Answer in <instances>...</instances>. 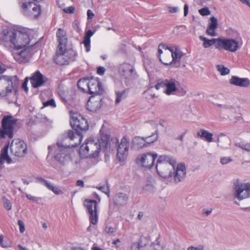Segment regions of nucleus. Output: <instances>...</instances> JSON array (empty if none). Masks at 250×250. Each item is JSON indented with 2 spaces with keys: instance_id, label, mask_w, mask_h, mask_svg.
Returning <instances> with one entry per match:
<instances>
[{
  "instance_id": "1",
  "label": "nucleus",
  "mask_w": 250,
  "mask_h": 250,
  "mask_svg": "<svg viewBox=\"0 0 250 250\" xmlns=\"http://www.w3.org/2000/svg\"><path fill=\"white\" fill-rule=\"evenodd\" d=\"M100 138L97 142L92 140H87L80 147V153L82 155L88 154L89 158H96L99 155L100 151H105L108 147L110 141V136L104 133L103 126L100 131Z\"/></svg>"
},
{
  "instance_id": "2",
  "label": "nucleus",
  "mask_w": 250,
  "mask_h": 250,
  "mask_svg": "<svg viewBox=\"0 0 250 250\" xmlns=\"http://www.w3.org/2000/svg\"><path fill=\"white\" fill-rule=\"evenodd\" d=\"M69 146H64L61 143L58 142L56 145L49 146L48 149L49 154L54 151V158L61 164L64 165L70 159V155L67 151Z\"/></svg>"
},
{
  "instance_id": "3",
  "label": "nucleus",
  "mask_w": 250,
  "mask_h": 250,
  "mask_svg": "<svg viewBox=\"0 0 250 250\" xmlns=\"http://www.w3.org/2000/svg\"><path fill=\"white\" fill-rule=\"evenodd\" d=\"M32 0H22L20 9L21 13L31 19L38 17L41 13V8L39 5L33 2Z\"/></svg>"
},
{
  "instance_id": "4",
  "label": "nucleus",
  "mask_w": 250,
  "mask_h": 250,
  "mask_svg": "<svg viewBox=\"0 0 250 250\" xmlns=\"http://www.w3.org/2000/svg\"><path fill=\"white\" fill-rule=\"evenodd\" d=\"M19 83L16 76L13 77L2 76L0 77V96L4 97L12 92Z\"/></svg>"
},
{
  "instance_id": "5",
  "label": "nucleus",
  "mask_w": 250,
  "mask_h": 250,
  "mask_svg": "<svg viewBox=\"0 0 250 250\" xmlns=\"http://www.w3.org/2000/svg\"><path fill=\"white\" fill-rule=\"evenodd\" d=\"M70 124L72 128L77 132L78 136H81L82 132L86 131L89 127L87 120L81 114L77 113L72 115Z\"/></svg>"
},
{
  "instance_id": "6",
  "label": "nucleus",
  "mask_w": 250,
  "mask_h": 250,
  "mask_svg": "<svg viewBox=\"0 0 250 250\" xmlns=\"http://www.w3.org/2000/svg\"><path fill=\"white\" fill-rule=\"evenodd\" d=\"M38 42H36L20 52L13 53L14 59L19 63H24L29 61L32 56L37 51L36 48Z\"/></svg>"
},
{
  "instance_id": "7",
  "label": "nucleus",
  "mask_w": 250,
  "mask_h": 250,
  "mask_svg": "<svg viewBox=\"0 0 250 250\" xmlns=\"http://www.w3.org/2000/svg\"><path fill=\"white\" fill-rule=\"evenodd\" d=\"M234 197L238 200L250 198V183H240L237 179L233 183Z\"/></svg>"
},
{
  "instance_id": "8",
  "label": "nucleus",
  "mask_w": 250,
  "mask_h": 250,
  "mask_svg": "<svg viewBox=\"0 0 250 250\" xmlns=\"http://www.w3.org/2000/svg\"><path fill=\"white\" fill-rule=\"evenodd\" d=\"M215 48L218 50L224 49L231 52L236 51L239 48L238 42L234 39L225 38H218Z\"/></svg>"
},
{
  "instance_id": "9",
  "label": "nucleus",
  "mask_w": 250,
  "mask_h": 250,
  "mask_svg": "<svg viewBox=\"0 0 250 250\" xmlns=\"http://www.w3.org/2000/svg\"><path fill=\"white\" fill-rule=\"evenodd\" d=\"M16 34L14 30H4L0 33V44L6 47L14 48Z\"/></svg>"
},
{
  "instance_id": "10",
  "label": "nucleus",
  "mask_w": 250,
  "mask_h": 250,
  "mask_svg": "<svg viewBox=\"0 0 250 250\" xmlns=\"http://www.w3.org/2000/svg\"><path fill=\"white\" fill-rule=\"evenodd\" d=\"M10 148L11 153L18 157H24L27 153L26 144L21 140H12Z\"/></svg>"
},
{
  "instance_id": "11",
  "label": "nucleus",
  "mask_w": 250,
  "mask_h": 250,
  "mask_svg": "<svg viewBox=\"0 0 250 250\" xmlns=\"http://www.w3.org/2000/svg\"><path fill=\"white\" fill-rule=\"evenodd\" d=\"M157 156V154L156 153L148 152L138 156L136 159V162L144 167L150 168L154 165Z\"/></svg>"
},
{
  "instance_id": "12",
  "label": "nucleus",
  "mask_w": 250,
  "mask_h": 250,
  "mask_svg": "<svg viewBox=\"0 0 250 250\" xmlns=\"http://www.w3.org/2000/svg\"><path fill=\"white\" fill-rule=\"evenodd\" d=\"M97 204L94 200L85 199L84 201V205L89 214L90 222L93 225H96L98 221Z\"/></svg>"
},
{
  "instance_id": "13",
  "label": "nucleus",
  "mask_w": 250,
  "mask_h": 250,
  "mask_svg": "<svg viewBox=\"0 0 250 250\" xmlns=\"http://www.w3.org/2000/svg\"><path fill=\"white\" fill-rule=\"evenodd\" d=\"M129 146V139L125 136L121 139L117 147V157L120 162H123L127 158Z\"/></svg>"
},
{
  "instance_id": "14",
  "label": "nucleus",
  "mask_w": 250,
  "mask_h": 250,
  "mask_svg": "<svg viewBox=\"0 0 250 250\" xmlns=\"http://www.w3.org/2000/svg\"><path fill=\"white\" fill-rule=\"evenodd\" d=\"M184 53L179 49L178 47L175 50H171V56L172 60L169 62H165L162 61L160 58V61L166 65H171L173 67L178 68L181 65V60L183 56Z\"/></svg>"
},
{
  "instance_id": "15",
  "label": "nucleus",
  "mask_w": 250,
  "mask_h": 250,
  "mask_svg": "<svg viewBox=\"0 0 250 250\" xmlns=\"http://www.w3.org/2000/svg\"><path fill=\"white\" fill-rule=\"evenodd\" d=\"M88 92L91 95L101 96L104 92V88L99 79L90 78L88 88Z\"/></svg>"
},
{
  "instance_id": "16",
  "label": "nucleus",
  "mask_w": 250,
  "mask_h": 250,
  "mask_svg": "<svg viewBox=\"0 0 250 250\" xmlns=\"http://www.w3.org/2000/svg\"><path fill=\"white\" fill-rule=\"evenodd\" d=\"M174 166H170L168 164H160L156 165L158 174L164 179H172L173 169Z\"/></svg>"
},
{
  "instance_id": "17",
  "label": "nucleus",
  "mask_w": 250,
  "mask_h": 250,
  "mask_svg": "<svg viewBox=\"0 0 250 250\" xmlns=\"http://www.w3.org/2000/svg\"><path fill=\"white\" fill-rule=\"evenodd\" d=\"M16 34V40H15V46L14 49L18 50L20 49L25 47L30 42L28 34L23 33L19 31H15Z\"/></svg>"
},
{
  "instance_id": "18",
  "label": "nucleus",
  "mask_w": 250,
  "mask_h": 250,
  "mask_svg": "<svg viewBox=\"0 0 250 250\" xmlns=\"http://www.w3.org/2000/svg\"><path fill=\"white\" fill-rule=\"evenodd\" d=\"M173 169V179L175 184L179 183L183 181L186 177V168L184 163L178 164L175 169L174 167Z\"/></svg>"
},
{
  "instance_id": "19",
  "label": "nucleus",
  "mask_w": 250,
  "mask_h": 250,
  "mask_svg": "<svg viewBox=\"0 0 250 250\" xmlns=\"http://www.w3.org/2000/svg\"><path fill=\"white\" fill-rule=\"evenodd\" d=\"M102 98L101 96L92 95L88 99L86 104L87 110L91 112H95L102 106Z\"/></svg>"
},
{
  "instance_id": "20",
  "label": "nucleus",
  "mask_w": 250,
  "mask_h": 250,
  "mask_svg": "<svg viewBox=\"0 0 250 250\" xmlns=\"http://www.w3.org/2000/svg\"><path fill=\"white\" fill-rule=\"evenodd\" d=\"M66 48H57L55 57L54 58L55 62L60 65L67 64L69 60L66 55Z\"/></svg>"
},
{
  "instance_id": "21",
  "label": "nucleus",
  "mask_w": 250,
  "mask_h": 250,
  "mask_svg": "<svg viewBox=\"0 0 250 250\" xmlns=\"http://www.w3.org/2000/svg\"><path fill=\"white\" fill-rule=\"evenodd\" d=\"M177 83H178V82L174 79L164 80L163 86L164 87H166L165 93L167 95L174 94V92L177 90L176 88Z\"/></svg>"
},
{
  "instance_id": "22",
  "label": "nucleus",
  "mask_w": 250,
  "mask_h": 250,
  "mask_svg": "<svg viewBox=\"0 0 250 250\" xmlns=\"http://www.w3.org/2000/svg\"><path fill=\"white\" fill-rule=\"evenodd\" d=\"M30 82L34 88H38L44 83V76L40 71L37 70L31 77Z\"/></svg>"
},
{
  "instance_id": "23",
  "label": "nucleus",
  "mask_w": 250,
  "mask_h": 250,
  "mask_svg": "<svg viewBox=\"0 0 250 250\" xmlns=\"http://www.w3.org/2000/svg\"><path fill=\"white\" fill-rule=\"evenodd\" d=\"M36 182L39 183L42 185L45 186L48 189L53 191L55 194L57 195L61 194L63 192L59 188L54 186L50 182L45 180L44 179L37 177L36 178Z\"/></svg>"
},
{
  "instance_id": "24",
  "label": "nucleus",
  "mask_w": 250,
  "mask_h": 250,
  "mask_svg": "<svg viewBox=\"0 0 250 250\" xmlns=\"http://www.w3.org/2000/svg\"><path fill=\"white\" fill-rule=\"evenodd\" d=\"M56 36L59 42L57 48H60L61 47L66 48L67 43V38L65 31L61 28H59L56 33Z\"/></svg>"
},
{
  "instance_id": "25",
  "label": "nucleus",
  "mask_w": 250,
  "mask_h": 250,
  "mask_svg": "<svg viewBox=\"0 0 250 250\" xmlns=\"http://www.w3.org/2000/svg\"><path fill=\"white\" fill-rule=\"evenodd\" d=\"M128 197L126 194L119 192L116 194L113 197L114 204L117 206H124L127 204Z\"/></svg>"
},
{
  "instance_id": "26",
  "label": "nucleus",
  "mask_w": 250,
  "mask_h": 250,
  "mask_svg": "<svg viewBox=\"0 0 250 250\" xmlns=\"http://www.w3.org/2000/svg\"><path fill=\"white\" fill-rule=\"evenodd\" d=\"M229 83L232 85L240 87H247L250 83L248 78H240L237 76H233L229 80Z\"/></svg>"
},
{
  "instance_id": "27",
  "label": "nucleus",
  "mask_w": 250,
  "mask_h": 250,
  "mask_svg": "<svg viewBox=\"0 0 250 250\" xmlns=\"http://www.w3.org/2000/svg\"><path fill=\"white\" fill-rule=\"evenodd\" d=\"M218 26L217 20L215 17H212L210 19V22L208 23L206 32L212 37L216 36L215 29Z\"/></svg>"
},
{
  "instance_id": "28",
  "label": "nucleus",
  "mask_w": 250,
  "mask_h": 250,
  "mask_svg": "<svg viewBox=\"0 0 250 250\" xmlns=\"http://www.w3.org/2000/svg\"><path fill=\"white\" fill-rule=\"evenodd\" d=\"M122 70L125 75H128L131 79H134L137 77L134 67L129 63L123 64L122 66Z\"/></svg>"
},
{
  "instance_id": "29",
  "label": "nucleus",
  "mask_w": 250,
  "mask_h": 250,
  "mask_svg": "<svg viewBox=\"0 0 250 250\" xmlns=\"http://www.w3.org/2000/svg\"><path fill=\"white\" fill-rule=\"evenodd\" d=\"M176 163V162L173 158L167 155H162L158 157L156 164H168L170 166H175Z\"/></svg>"
},
{
  "instance_id": "30",
  "label": "nucleus",
  "mask_w": 250,
  "mask_h": 250,
  "mask_svg": "<svg viewBox=\"0 0 250 250\" xmlns=\"http://www.w3.org/2000/svg\"><path fill=\"white\" fill-rule=\"evenodd\" d=\"M146 146V142L144 137L139 136L135 137L132 141L131 147L135 149H139Z\"/></svg>"
},
{
  "instance_id": "31",
  "label": "nucleus",
  "mask_w": 250,
  "mask_h": 250,
  "mask_svg": "<svg viewBox=\"0 0 250 250\" xmlns=\"http://www.w3.org/2000/svg\"><path fill=\"white\" fill-rule=\"evenodd\" d=\"M94 34V32L90 29L85 32L83 43L85 48V51L88 52L90 50V38Z\"/></svg>"
},
{
  "instance_id": "32",
  "label": "nucleus",
  "mask_w": 250,
  "mask_h": 250,
  "mask_svg": "<svg viewBox=\"0 0 250 250\" xmlns=\"http://www.w3.org/2000/svg\"><path fill=\"white\" fill-rule=\"evenodd\" d=\"M128 89H124L122 91H115V94L116 96L115 100V104H117L120 103L122 100L125 99L128 93Z\"/></svg>"
},
{
  "instance_id": "33",
  "label": "nucleus",
  "mask_w": 250,
  "mask_h": 250,
  "mask_svg": "<svg viewBox=\"0 0 250 250\" xmlns=\"http://www.w3.org/2000/svg\"><path fill=\"white\" fill-rule=\"evenodd\" d=\"M199 38L201 41H203V46L205 48H208L213 44H217L218 42V38L209 40L202 36H200Z\"/></svg>"
},
{
  "instance_id": "34",
  "label": "nucleus",
  "mask_w": 250,
  "mask_h": 250,
  "mask_svg": "<svg viewBox=\"0 0 250 250\" xmlns=\"http://www.w3.org/2000/svg\"><path fill=\"white\" fill-rule=\"evenodd\" d=\"M197 135L201 138L204 139L208 142H211L213 141V134L205 129H201L200 131L197 133Z\"/></svg>"
},
{
  "instance_id": "35",
  "label": "nucleus",
  "mask_w": 250,
  "mask_h": 250,
  "mask_svg": "<svg viewBox=\"0 0 250 250\" xmlns=\"http://www.w3.org/2000/svg\"><path fill=\"white\" fill-rule=\"evenodd\" d=\"M89 79L83 78L79 80L77 82V86L83 92H86L85 87L88 88L89 83Z\"/></svg>"
},
{
  "instance_id": "36",
  "label": "nucleus",
  "mask_w": 250,
  "mask_h": 250,
  "mask_svg": "<svg viewBox=\"0 0 250 250\" xmlns=\"http://www.w3.org/2000/svg\"><path fill=\"white\" fill-rule=\"evenodd\" d=\"M146 239L145 237H141L138 242L133 243L131 245V250H140V248L145 247L146 244H143V242Z\"/></svg>"
},
{
  "instance_id": "37",
  "label": "nucleus",
  "mask_w": 250,
  "mask_h": 250,
  "mask_svg": "<svg viewBox=\"0 0 250 250\" xmlns=\"http://www.w3.org/2000/svg\"><path fill=\"white\" fill-rule=\"evenodd\" d=\"M9 142L8 145H6L3 148L1 149L0 154V165H1L4 163V158L8 156V150L9 147Z\"/></svg>"
},
{
  "instance_id": "38",
  "label": "nucleus",
  "mask_w": 250,
  "mask_h": 250,
  "mask_svg": "<svg viewBox=\"0 0 250 250\" xmlns=\"http://www.w3.org/2000/svg\"><path fill=\"white\" fill-rule=\"evenodd\" d=\"M96 188L106 194L108 198L110 197L109 186L107 182H106V185L102 186L101 184H99L96 187Z\"/></svg>"
},
{
  "instance_id": "39",
  "label": "nucleus",
  "mask_w": 250,
  "mask_h": 250,
  "mask_svg": "<svg viewBox=\"0 0 250 250\" xmlns=\"http://www.w3.org/2000/svg\"><path fill=\"white\" fill-rule=\"evenodd\" d=\"M158 137V134L157 133V131H156L155 132L152 133L150 136L145 138L146 144H150L151 143H153L157 140Z\"/></svg>"
},
{
  "instance_id": "40",
  "label": "nucleus",
  "mask_w": 250,
  "mask_h": 250,
  "mask_svg": "<svg viewBox=\"0 0 250 250\" xmlns=\"http://www.w3.org/2000/svg\"><path fill=\"white\" fill-rule=\"evenodd\" d=\"M217 69L220 73L222 76H225L229 73V69L225 67L223 65H217Z\"/></svg>"
},
{
  "instance_id": "41",
  "label": "nucleus",
  "mask_w": 250,
  "mask_h": 250,
  "mask_svg": "<svg viewBox=\"0 0 250 250\" xmlns=\"http://www.w3.org/2000/svg\"><path fill=\"white\" fill-rule=\"evenodd\" d=\"M235 146L241 148L242 149L245 150L247 151H250V144L246 143L244 144L243 143H237L235 144Z\"/></svg>"
},
{
  "instance_id": "42",
  "label": "nucleus",
  "mask_w": 250,
  "mask_h": 250,
  "mask_svg": "<svg viewBox=\"0 0 250 250\" xmlns=\"http://www.w3.org/2000/svg\"><path fill=\"white\" fill-rule=\"evenodd\" d=\"M2 200L4 208L7 210H10L12 208L11 202L5 197H3Z\"/></svg>"
},
{
  "instance_id": "43",
  "label": "nucleus",
  "mask_w": 250,
  "mask_h": 250,
  "mask_svg": "<svg viewBox=\"0 0 250 250\" xmlns=\"http://www.w3.org/2000/svg\"><path fill=\"white\" fill-rule=\"evenodd\" d=\"M66 55L68 58V60L74 61L76 56V53L73 50L66 51Z\"/></svg>"
},
{
  "instance_id": "44",
  "label": "nucleus",
  "mask_w": 250,
  "mask_h": 250,
  "mask_svg": "<svg viewBox=\"0 0 250 250\" xmlns=\"http://www.w3.org/2000/svg\"><path fill=\"white\" fill-rule=\"evenodd\" d=\"M199 13L202 16H208L210 14V11L208 7H205L199 9Z\"/></svg>"
},
{
  "instance_id": "45",
  "label": "nucleus",
  "mask_w": 250,
  "mask_h": 250,
  "mask_svg": "<svg viewBox=\"0 0 250 250\" xmlns=\"http://www.w3.org/2000/svg\"><path fill=\"white\" fill-rule=\"evenodd\" d=\"M104 231L109 235H114L113 233L115 232V229L111 226H106Z\"/></svg>"
},
{
  "instance_id": "46",
  "label": "nucleus",
  "mask_w": 250,
  "mask_h": 250,
  "mask_svg": "<svg viewBox=\"0 0 250 250\" xmlns=\"http://www.w3.org/2000/svg\"><path fill=\"white\" fill-rule=\"evenodd\" d=\"M44 106H51L53 107H56V104L55 100L53 99H50L43 103Z\"/></svg>"
},
{
  "instance_id": "47",
  "label": "nucleus",
  "mask_w": 250,
  "mask_h": 250,
  "mask_svg": "<svg viewBox=\"0 0 250 250\" xmlns=\"http://www.w3.org/2000/svg\"><path fill=\"white\" fill-rule=\"evenodd\" d=\"M76 135H78L77 132L75 133L73 131L71 130H69L67 131V137L69 138L70 140H73Z\"/></svg>"
},
{
  "instance_id": "48",
  "label": "nucleus",
  "mask_w": 250,
  "mask_h": 250,
  "mask_svg": "<svg viewBox=\"0 0 250 250\" xmlns=\"http://www.w3.org/2000/svg\"><path fill=\"white\" fill-rule=\"evenodd\" d=\"M28 82V78H25L24 81L22 83L21 85L22 88L26 92H27L28 91V88L27 87V83Z\"/></svg>"
},
{
  "instance_id": "49",
  "label": "nucleus",
  "mask_w": 250,
  "mask_h": 250,
  "mask_svg": "<svg viewBox=\"0 0 250 250\" xmlns=\"http://www.w3.org/2000/svg\"><path fill=\"white\" fill-rule=\"evenodd\" d=\"M231 161H232V159L229 157H225L222 158L220 160V163L222 165L226 164Z\"/></svg>"
},
{
  "instance_id": "50",
  "label": "nucleus",
  "mask_w": 250,
  "mask_h": 250,
  "mask_svg": "<svg viewBox=\"0 0 250 250\" xmlns=\"http://www.w3.org/2000/svg\"><path fill=\"white\" fill-rule=\"evenodd\" d=\"M165 46H166V44L164 43H160L158 46V57L159 58V59H160V58L161 59L160 57V56H161V54H162V53H163L162 49L165 48Z\"/></svg>"
},
{
  "instance_id": "51",
  "label": "nucleus",
  "mask_w": 250,
  "mask_h": 250,
  "mask_svg": "<svg viewBox=\"0 0 250 250\" xmlns=\"http://www.w3.org/2000/svg\"><path fill=\"white\" fill-rule=\"evenodd\" d=\"M12 247V242L10 240H4L3 242L2 247L3 248H8Z\"/></svg>"
},
{
  "instance_id": "52",
  "label": "nucleus",
  "mask_w": 250,
  "mask_h": 250,
  "mask_svg": "<svg viewBox=\"0 0 250 250\" xmlns=\"http://www.w3.org/2000/svg\"><path fill=\"white\" fill-rule=\"evenodd\" d=\"M18 224L19 226H20V231L21 233H23L25 231V227L23 222L21 220H19L18 221Z\"/></svg>"
},
{
  "instance_id": "53",
  "label": "nucleus",
  "mask_w": 250,
  "mask_h": 250,
  "mask_svg": "<svg viewBox=\"0 0 250 250\" xmlns=\"http://www.w3.org/2000/svg\"><path fill=\"white\" fill-rule=\"evenodd\" d=\"M158 239H159V238H157L156 240V241L157 242V244H153L154 245V250H163V247L160 244V242L158 241Z\"/></svg>"
},
{
  "instance_id": "54",
  "label": "nucleus",
  "mask_w": 250,
  "mask_h": 250,
  "mask_svg": "<svg viewBox=\"0 0 250 250\" xmlns=\"http://www.w3.org/2000/svg\"><path fill=\"white\" fill-rule=\"evenodd\" d=\"M105 71V69L103 66H99L97 68V73L100 75H103Z\"/></svg>"
},
{
  "instance_id": "55",
  "label": "nucleus",
  "mask_w": 250,
  "mask_h": 250,
  "mask_svg": "<svg viewBox=\"0 0 250 250\" xmlns=\"http://www.w3.org/2000/svg\"><path fill=\"white\" fill-rule=\"evenodd\" d=\"M204 247L202 245H199L197 247L193 246L189 247L187 250H203Z\"/></svg>"
},
{
  "instance_id": "56",
  "label": "nucleus",
  "mask_w": 250,
  "mask_h": 250,
  "mask_svg": "<svg viewBox=\"0 0 250 250\" xmlns=\"http://www.w3.org/2000/svg\"><path fill=\"white\" fill-rule=\"evenodd\" d=\"M63 11L66 13L71 14L73 13L74 11V8L73 6H69L67 8H65L63 10Z\"/></svg>"
},
{
  "instance_id": "57",
  "label": "nucleus",
  "mask_w": 250,
  "mask_h": 250,
  "mask_svg": "<svg viewBox=\"0 0 250 250\" xmlns=\"http://www.w3.org/2000/svg\"><path fill=\"white\" fill-rule=\"evenodd\" d=\"M26 196L28 199L32 200V201H35L36 202H37L39 200V199H40V198L32 196L30 194H26Z\"/></svg>"
},
{
  "instance_id": "58",
  "label": "nucleus",
  "mask_w": 250,
  "mask_h": 250,
  "mask_svg": "<svg viewBox=\"0 0 250 250\" xmlns=\"http://www.w3.org/2000/svg\"><path fill=\"white\" fill-rule=\"evenodd\" d=\"M177 46L175 45H170V46H167V45L166 44V46L165 47V49H167L168 50H169V51L171 52V50H175L176 49V48H177Z\"/></svg>"
},
{
  "instance_id": "59",
  "label": "nucleus",
  "mask_w": 250,
  "mask_h": 250,
  "mask_svg": "<svg viewBox=\"0 0 250 250\" xmlns=\"http://www.w3.org/2000/svg\"><path fill=\"white\" fill-rule=\"evenodd\" d=\"M87 15L88 19H92L94 16V14L91 10L88 9L87 11Z\"/></svg>"
},
{
  "instance_id": "60",
  "label": "nucleus",
  "mask_w": 250,
  "mask_h": 250,
  "mask_svg": "<svg viewBox=\"0 0 250 250\" xmlns=\"http://www.w3.org/2000/svg\"><path fill=\"white\" fill-rule=\"evenodd\" d=\"M163 83H164V81H162L161 82H158L157 83L155 86L156 89L158 90L161 87H164Z\"/></svg>"
},
{
  "instance_id": "61",
  "label": "nucleus",
  "mask_w": 250,
  "mask_h": 250,
  "mask_svg": "<svg viewBox=\"0 0 250 250\" xmlns=\"http://www.w3.org/2000/svg\"><path fill=\"white\" fill-rule=\"evenodd\" d=\"M178 11V8L176 7H169V12L171 13H176Z\"/></svg>"
},
{
  "instance_id": "62",
  "label": "nucleus",
  "mask_w": 250,
  "mask_h": 250,
  "mask_svg": "<svg viewBox=\"0 0 250 250\" xmlns=\"http://www.w3.org/2000/svg\"><path fill=\"white\" fill-rule=\"evenodd\" d=\"M184 16H187V15L188 14V6L187 4H185L184 7Z\"/></svg>"
},
{
  "instance_id": "63",
  "label": "nucleus",
  "mask_w": 250,
  "mask_h": 250,
  "mask_svg": "<svg viewBox=\"0 0 250 250\" xmlns=\"http://www.w3.org/2000/svg\"><path fill=\"white\" fill-rule=\"evenodd\" d=\"M76 185L77 186L83 187L84 186V182L82 180H79L76 182Z\"/></svg>"
},
{
  "instance_id": "64",
  "label": "nucleus",
  "mask_w": 250,
  "mask_h": 250,
  "mask_svg": "<svg viewBox=\"0 0 250 250\" xmlns=\"http://www.w3.org/2000/svg\"><path fill=\"white\" fill-rule=\"evenodd\" d=\"M243 4H245L250 7V0H239Z\"/></svg>"
}]
</instances>
